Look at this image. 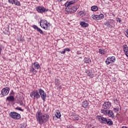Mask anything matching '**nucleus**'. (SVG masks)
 Returning a JSON list of instances; mask_svg holds the SVG:
<instances>
[{
	"mask_svg": "<svg viewBox=\"0 0 128 128\" xmlns=\"http://www.w3.org/2000/svg\"><path fill=\"white\" fill-rule=\"evenodd\" d=\"M30 96L33 100H38L41 97L42 100L46 102V92H44V91L42 89L39 88L38 90H36L31 92Z\"/></svg>",
	"mask_w": 128,
	"mask_h": 128,
	"instance_id": "obj_1",
	"label": "nucleus"
},
{
	"mask_svg": "<svg viewBox=\"0 0 128 128\" xmlns=\"http://www.w3.org/2000/svg\"><path fill=\"white\" fill-rule=\"evenodd\" d=\"M37 122L40 124H42L44 122H46L50 120V116L48 114H42L40 111H38L36 114Z\"/></svg>",
	"mask_w": 128,
	"mask_h": 128,
	"instance_id": "obj_2",
	"label": "nucleus"
},
{
	"mask_svg": "<svg viewBox=\"0 0 128 128\" xmlns=\"http://www.w3.org/2000/svg\"><path fill=\"white\" fill-rule=\"evenodd\" d=\"M78 6L76 5H74L73 6H69L68 7H66V11L68 14H74L78 10Z\"/></svg>",
	"mask_w": 128,
	"mask_h": 128,
	"instance_id": "obj_3",
	"label": "nucleus"
},
{
	"mask_svg": "<svg viewBox=\"0 0 128 128\" xmlns=\"http://www.w3.org/2000/svg\"><path fill=\"white\" fill-rule=\"evenodd\" d=\"M40 26L48 30L50 28V23L48 22V21L46 20H42L40 21Z\"/></svg>",
	"mask_w": 128,
	"mask_h": 128,
	"instance_id": "obj_4",
	"label": "nucleus"
},
{
	"mask_svg": "<svg viewBox=\"0 0 128 128\" xmlns=\"http://www.w3.org/2000/svg\"><path fill=\"white\" fill-rule=\"evenodd\" d=\"M9 116L13 120H20V114L16 112H10Z\"/></svg>",
	"mask_w": 128,
	"mask_h": 128,
	"instance_id": "obj_5",
	"label": "nucleus"
},
{
	"mask_svg": "<svg viewBox=\"0 0 128 128\" xmlns=\"http://www.w3.org/2000/svg\"><path fill=\"white\" fill-rule=\"evenodd\" d=\"M36 9L40 14H44V12H48V10H46V8L40 6L36 7Z\"/></svg>",
	"mask_w": 128,
	"mask_h": 128,
	"instance_id": "obj_6",
	"label": "nucleus"
},
{
	"mask_svg": "<svg viewBox=\"0 0 128 128\" xmlns=\"http://www.w3.org/2000/svg\"><path fill=\"white\" fill-rule=\"evenodd\" d=\"M92 18H93V20H102L104 18L103 14H100L99 15H92Z\"/></svg>",
	"mask_w": 128,
	"mask_h": 128,
	"instance_id": "obj_7",
	"label": "nucleus"
},
{
	"mask_svg": "<svg viewBox=\"0 0 128 128\" xmlns=\"http://www.w3.org/2000/svg\"><path fill=\"white\" fill-rule=\"evenodd\" d=\"M9 92H10V88L6 87V88H4L2 90L1 94L2 96H8Z\"/></svg>",
	"mask_w": 128,
	"mask_h": 128,
	"instance_id": "obj_8",
	"label": "nucleus"
},
{
	"mask_svg": "<svg viewBox=\"0 0 128 128\" xmlns=\"http://www.w3.org/2000/svg\"><path fill=\"white\" fill-rule=\"evenodd\" d=\"M111 106L112 102H110V101L104 102L102 105V108H104V110H109Z\"/></svg>",
	"mask_w": 128,
	"mask_h": 128,
	"instance_id": "obj_9",
	"label": "nucleus"
},
{
	"mask_svg": "<svg viewBox=\"0 0 128 128\" xmlns=\"http://www.w3.org/2000/svg\"><path fill=\"white\" fill-rule=\"evenodd\" d=\"M8 2L12 4H15V6H20V2L18 0H8Z\"/></svg>",
	"mask_w": 128,
	"mask_h": 128,
	"instance_id": "obj_10",
	"label": "nucleus"
},
{
	"mask_svg": "<svg viewBox=\"0 0 128 128\" xmlns=\"http://www.w3.org/2000/svg\"><path fill=\"white\" fill-rule=\"evenodd\" d=\"M97 118H98L99 122H102V124H106V118H104L100 116H97Z\"/></svg>",
	"mask_w": 128,
	"mask_h": 128,
	"instance_id": "obj_11",
	"label": "nucleus"
},
{
	"mask_svg": "<svg viewBox=\"0 0 128 128\" xmlns=\"http://www.w3.org/2000/svg\"><path fill=\"white\" fill-rule=\"evenodd\" d=\"M74 2H76V0H72L71 1H70L68 2H66L64 4V6L66 8H68V6H72V4H74Z\"/></svg>",
	"mask_w": 128,
	"mask_h": 128,
	"instance_id": "obj_12",
	"label": "nucleus"
},
{
	"mask_svg": "<svg viewBox=\"0 0 128 128\" xmlns=\"http://www.w3.org/2000/svg\"><path fill=\"white\" fill-rule=\"evenodd\" d=\"M123 48H124V54L128 58V45L127 44H124L123 46Z\"/></svg>",
	"mask_w": 128,
	"mask_h": 128,
	"instance_id": "obj_13",
	"label": "nucleus"
},
{
	"mask_svg": "<svg viewBox=\"0 0 128 128\" xmlns=\"http://www.w3.org/2000/svg\"><path fill=\"white\" fill-rule=\"evenodd\" d=\"M82 106L84 108H88V102L87 100H85L82 102Z\"/></svg>",
	"mask_w": 128,
	"mask_h": 128,
	"instance_id": "obj_14",
	"label": "nucleus"
},
{
	"mask_svg": "<svg viewBox=\"0 0 128 128\" xmlns=\"http://www.w3.org/2000/svg\"><path fill=\"white\" fill-rule=\"evenodd\" d=\"M6 100L8 102H14V97L13 96H10L6 98Z\"/></svg>",
	"mask_w": 128,
	"mask_h": 128,
	"instance_id": "obj_15",
	"label": "nucleus"
},
{
	"mask_svg": "<svg viewBox=\"0 0 128 128\" xmlns=\"http://www.w3.org/2000/svg\"><path fill=\"white\" fill-rule=\"evenodd\" d=\"M55 116L57 118H60V116H62V114H60V112L58 110H56Z\"/></svg>",
	"mask_w": 128,
	"mask_h": 128,
	"instance_id": "obj_16",
	"label": "nucleus"
},
{
	"mask_svg": "<svg viewBox=\"0 0 128 128\" xmlns=\"http://www.w3.org/2000/svg\"><path fill=\"white\" fill-rule=\"evenodd\" d=\"M80 25L83 28H88V24L84 22H81Z\"/></svg>",
	"mask_w": 128,
	"mask_h": 128,
	"instance_id": "obj_17",
	"label": "nucleus"
},
{
	"mask_svg": "<svg viewBox=\"0 0 128 128\" xmlns=\"http://www.w3.org/2000/svg\"><path fill=\"white\" fill-rule=\"evenodd\" d=\"M107 114L110 118H114V112H112V110H108Z\"/></svg>",
	"mask_w": 128,
	"mask_h": 128,
	"instance_id": "obj_18",
	"label": "nucleus"
},
{
	"mask_svg": "<svg viewBox=\"0 0 128 128\" xmlns=\"http://www.w3.org/2000/svg\"><path fill=\"white\" fill-rule=\"evenodd\" d=\"M33 66H34L35 70H38V68H40V64L38 62H34L33 64Z\"/></svg>",
	"mask_w": 128,
	"mask_h": 128,
	"instance_id": "obj_19",
	"label": "nucleus"
},
{
	"mask_svg": "<svg viewBox=\"0 0 128 128\" xmlns=\"http://www.w3.org/2000/svg\"><path fill=\"white\" fill-rule=\"evenodd\" d=\"M106 124H108V126H112V124H114L112 120H111L110 119H106Z\"/></svg>",
	"mask_w": 128,
	"mask_h": 128,
	"instance_id": "obj_20",
	"label": "nucleus"
},
{
	"mask_svg": "<svg viewBox=\"0 0 128 128\" xmlns=\"http://www.w3.org/2000/svg\"><path fill=\"white\" fill-rule=\"evenodd\" d=\"M30 72H32L34 74H36V70L34 69V68L32 66V68H30Z\"/></svg>",
	"mask_w": 128,
	"mask_h": 128,
	"instance_id": "obj_21",
	"label": "nucleus"
},
{
	"mask_svg": "<svg viewBox=\"0 0 128 128\" xmlns=\"http://www.w3.org/2000/svg\"><path fill=\"white\" fill-rule=\"evenodd\" d=\"M98 10V8L96 6H92L91 7V10L92 12H96V10Z\"/></svg>",
	"mask_w": 128,
	"mask_h": 128,
	"instance_id": "obj_22",
	"label": "nucleus"
},
{
	"mask_svg": "<svg viewBox=\"0 0 128 128\" xmlns=\"http://www.w3.org/2000/svg\"><path fill=\"white\" fill-rule=\"evenodd\" d=\"M91 62L92 61L90 58H84V62H86V64H90Z\"/></svg>",
	"mask_w": 128,
	"mask_h": 128,
	"instance_id": "obj_23",
	"label": "nucleus"
},
{
	"mask_svg": "<svg viewBox=\"0 0 128 128\" xmlns=\"http://www.w3.org/2000/svg\"><path fill=\"white\" fill-rule=\"evenodd\" d=\"M86 74H87V76H90V78H94V74H92L90 73V71L88 70H86Z\"/></svg>",
	"mask_w": 128,
	"mask_h": 128,
	"instance_id": "obj_24",
	"label": "nucleus"
},
{
	"mask_svg": "<svg viewBox=\"0 0 128 128\" xmlns=\"http://www.w3.org/2000/svg\"><path fill=\"white\" fill-rule=\"evenodd\" d=\"M101 112L104 114H108V110L104 108L102 109L101 110Z\"/></svg>",
	"mask_w": 128,
	"mask_h": 128,
	"instance_id": "obj_25",
	"label": "nucleus"
},
{
	"mask_svg": "<svg viewBox=\"0 0 128 128\" xmlns=\"http://www.w3.org/2000/svg\"><path fill=\"white\" fill-rule=\"evenodd\" d=\"M99 52L100 54H106V51H104V49L101 48L99 50Z\"/></svg>",
	"mask_w": 128,
	"mask_h": 128,
	"instance_id": "obj_26",
	"label": "nucleus"
},
{
	"mask_svg": "<svg viewBox=\"0 0 128 128\" xmlns=\"http://www.w3.org/2000/svg\"><path fill=\"white\" fill-rule=\"evenodd\" d=\"M110 61L112 62H116V57L112 56L111 57H110Z\"/></svg>",
	"mask_w": 128,
	"mask_h": 128,
	"instance_id": "obj_27",
	"label": "nucleus"
},
{
	"mask_svg": "<svg viewBox=\"0 0 128 128\" xmlns=\"http://www.w3.org/2000/svg\"><path fill=\"white\" fill-rule=\"evenodd\" d=\"M110 58H107V59L106 60V64H110V62H112L110 60Z\"/></svg>",
	"mask_w": 128,
	"mask_h": 128,
	"instance_id": "obj_28",
	"label": "nucleus"
},
{
	"mask_svg": "<svg viewBox=\"0 0 128 128\" xmlns=\"http://www.w3.org/2000/svg\"><path fill=\"white\" fill-rule=\"evenodd\" d=\"M73 120H80V116L78 115L74 116Z\"/></svg>",
	"mask_w": 128,
	"mask_h": 128,
	"instance_id": "obj_29",
	"label": "nucleus"
},
{
	"mask_svg": "<svg viewBox=\"0 0 128 128\" xmlns=\"http://www.w3.org/2000/svg\"><path fill=\"white\" fill-rule=\"evenodd\" d=\"M104 25L106 26H109V28H111L112 26V25H110V23L108 22H105L104 23Z\"/></svg>",
	"mask_w": 128,
	"mask_h": 128,
	"instance_id": "obj_30",
	"label": "nucleus"
},
{
	"mask_svg": "<svg viewBox=\"0 0 128 128\" xmlns=\"http://www.w3.org/2000/svg\"><path fill=\"white\" fill-rule=\"evenodd\" d=\"M114 104H118L120 102V100H118L117 98H114Z\"/></svg>",
	"mask_w": 128,
	"mask_h": 128,
	"instance_id": "obj_31",
	"label": "nucleus"
},
{
	"mask_svg": "<svg viewBox=\"0 0 128 128\" xmlns=\"http://www.w3.org/2000/svg\"><path fill=\"white\" fill-rule=\"evenodd\" d=\"M36 30L37 32H40L41 34H44V32H42L39 28H37Z\"/></svg>",
	"mask_w": 128,
	"mask_h": 128,
	"instance_id": "obj_32",
	"label": "nucleus"
},
{
	"mask_svg": "<svg viewBox=\"0 0 128 128\" xmlns=\"http://www.w3.org/2000/svg\"><path fill=\"white\" fill-rule=\"evenodd\" d=\"M114 22V20L110 19L108 21V22L110 24H113Z\"/></svg>",
	"mask_w": 128,
	"mask_h": 128,
	"instance_id": "obj_33",
	"label": "nucleus"
},
{
	"mask_svg": "<svg viewBox=\"0 0 128 128\" xmlns=\"http://www.w3.org/2000/svg\"><path fill=\"white\" fill-rule=\"evenodd\" d=\"M15 109L17 110H20V112H24V110L22 109V108L20 107L16 108Z\"/></svg>",
	"mask_w": 128,
	"mask_h": 128,
	"instance_id": "obj_34",
	"label": "nucleus"
},
{
	"mask_svg": "<svg viewBox=\"0 0 128 128\" xmlns=\"http://www.w3.org/2000/svg\"><path fill=\"white\" fill-rule=\"evenodd\" d=\"M55 82H56V84H60V80L56 79Z\"/></svg>",
	"mask_w": 128,
	"mask_h": 128,
	"instance_id": "obj_35",
	"label": "nucleus"
},
{
	"mask_svg": "<svg viewBox=\"0 0 128 128\" xmlns=\"http://www.w3.org/2000/svg\"><path fill=\"white\" fill-rule=\"evenodd\" d=\"M114 110L115 112H118V108H114Z\"/></svg>",
	"mask_w": 128,
	"mask_h": 128,
	"instance_id": "obj_36",
	"label": "nucleus"
},
{
	"mask_svg": "<svg viewBox=\"0 0 128 128\" xmlns=\"http://www.w3.org/2000/svg\"><path fill=\"white\" fill-rule=\"evenodd\" d=\"M32 28H34L35 30H38V26L36 25H33Z\"/></svg>",
	"mask_w": 128,
	"mask_h": 128,
	"instance_id": "obj_37",
	"label": "nucleus"
},
{
	"mask_svg": "<svg viewBox=\"0 0 128 128\" xmlns=\"http://www.w3.org/2000/svg\"><path fill=\"white\" fill-rule=\"evenodd\" d=\"M117 22L120 24V22H122V20H120V18H118Z\"/></svg>",
	"mask_w": 128,
	"mask_h": 128,
	"instance_id": "obj_38",
	"label": "nucleus"
},
{
	"mask_svg": "<svg viewBox=\"0 0 128 128\" xmlns=\"http://www.w3.org/2000/svg\"><path fill=\"white\" fill-rule=\"evenodd\" d=\"M80 16H86V14H84V12H82V13H80Z\"/></svg>",
	"mask_w": 128,
	"mask_h": 128,
	"instance_id": "obj_39",
	"label": "nucleus"
},
{
	"mask_svg": "<svg viewBox=\"0 0 128 128\" xmlns=\"http://www.w3.org/2000/svg\"><path fill=\"white\" fill-rule=\"evenodd\" d=\"M125 35L126 36H127V38H128V29L125 32Z\"/></svg>",
	"mask_w": 128,
	"mask_h": 128,
	"instance_id": "obj_40",
	"label": "nucleus"
},
{
	"mask_svg": "<svg viewBox=\"0 0 128 128\" xmlns=\"http://www.w3.org/2000/svg\"><path fill=\"white\" fill-rule=\"evenodd\" d=\"M60 54H66V51L64 50L63 52H60Z\"/></svg>",
	"mask_w": 128,
	"mask_h": 128,
	"instance_id": "obj_41",
	"label": "nucleus"
},
{
	"mask_svg": "<svg viewBox=\"0 0 128 128\" xmlns=\"http://www.w3.org/2000/svg\"><path fill=\"white\" fill-rule=\"evenodd\" d=\"M20 106H24V102H22V101L20 102Z\"/></svg>",
	"mask_w": 128,
	"mask_h": 128,
	"instance_id": "obj_42",
	"label": "nucleus"
},
{
	"mask_svg": "<svg viewBox=\"0 0 128 128\" xmlns=\"http://www.w3.org/2000/svg\"><path fill=\"white\" fill-rule=\"evenodd\" d=\"M64 50H65V52H66H66H70V50L68 48H66Z\"/></svg>",
	"mask_w": 128,
	"mask_h": 128,
	"instance_id": "obj_43",
	"label": "nucleus"
},
{
	"mask_svg": "<svg viewBox=\"0 0 128 128\" xmlns=\"http://www.w3.org/2000/svg\"><path fill=\"white\" fill-rule=\"evenodd\" d=\"M2 46L0 44V54H2Z\"/></svg>",
	"mask_w": 128,
	"mask_h": 128,
	"instance_id": "obj_44",
	"label": "nucleus"
},
{
	"mask_svg": "<svg viewBox=\"0 0 128 128\" xmlns=\"http://www.w3.org/2000/svg\"><path fill=\"white\" fill-rule=\"evenodd\" d=\"M76 54H80V51H77Z\"/></svg>",
	"mask_w": 128,
	"mask_h": 128,
	"instance_id": "obj_45",
	"label": "nucleus"
},
{
	"mask_svg": "<svg viewBox=\"0 0 128 128\" xmlns=\"http://www.w3.org/2000/svg\"><path fill=\"white\" fill-rule=\"evenodd\" d=\"M122 128H128V127H126V126H123Z\"/></svg>",
	"mask_w": 128,
	"mask_h": 128,
	"instance_id": "obj_46",
	"label": "nucleus"
},
{
	"mask_svg": "<svg viewBox=\"0 0 128 128\" xmlns=\"http://www.w3.org/2000/svg\"><path fill=\"white\" fill-rule=\"evenodd\" d=\"M63 0H59V2H62Z\"/></svg>",
	"mask_w": 128,
	"mask_h": 128,
	"instance_id": "obj_47",
	"label": "nucleus"
},
{
	"mask_svg": "<svg viewBox=\"0 0 128 128\" xmlns=\"http://www.w3.org/2000/svg\"><path fill=\"white\" fill-rule=\"evenodd\" d=\"M26 125H25V126H24V128H26Z\"/></svg>",
	"mask_w": 128,
	"mask_h": 128,
	"instance_id": "obj_48",
	"label": "nucleus"
},
{
	"mask_svg": "<svg viewBox=\"0 0 128 128\" xmlns=\"http://www.w3.org/2000/svg\"><path fill=\"white\" fill-rule=\"evenodd\" d=\"M92 128H94V127H92Z\"/></svg>",
	"mask_w": 128,
	"mask_h": 128,
	"instance_id": "obj_49",
	"label": "nucleus"
}]
</instances>
